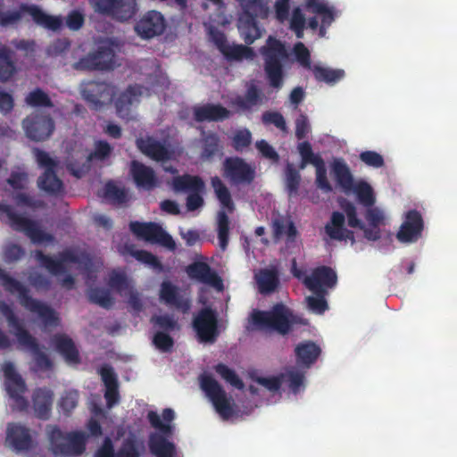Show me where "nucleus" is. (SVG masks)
Returning <instances> with one entry per match:
<instances>
[{
  "label": "nucleus",
  "instance_id": "f3484780",
  "mask_svg": "<svg viewBox=\"0 0 457 457\" xmlns=\"http://www.w3.org/2000/svg\"><path fill=\"white\" fill-rule=\"evenodd\" d=\"M424 220L421 213L413 209L404 214V219L396 233L399 242L411 244L417 242L422 236Z\"/></svg>",
  "mask_w": 457,
  "mask_h": 457
},
{
  "label": "nucleus",
  "instance_id": "bb28decb",
  "mask_svg": "<svg viewBox=\"0 0 457 457\" xmlns=\"http://www.w3.org/2000/svg\"><path fill=\"white\" fill-rule=\"evenodd\" d=\"M6 443L16 452L30 450L33 446L30 429L20 423L8 424Z\"/></svg>",
  "mask_w": 457,
  "mask_h": 457
},
{
  "label": "nucleus",
  "instance_id": "e2e57ef3",
  "mask_svg": "<svg viewBox=\"0 0 457 457\" xmlns=\"http://www.w3.org/2000/svg\"><path fill=\"white\" fill-rule=\"evenodd\" d=\"M153 344L154 346L162 353H169L174 345V340L170 336V333L164 331H155L153 337Z\"/></svg>",
  "mask_w": 457,
  "mask_h": 457
},
{
  "label": "nucleus",
  "instance_id": "c85d7f7f",
  "mask_svg": "<svg viewBox=\"0 0 457 457\" xmlns=\"http://www.w3.org/2000/svg\"><path fill=\"white\" fill-rule=\"evenodd\" d=\"M196 122L223 121L230 117V111L220 104H205L193 108Z\"/></svg>",
  "mask_w": 457,
  "mask_h": 457
},
{
  "label": "nucleus",
  "instance_id": "f704fd0d",
  "mask_svg": "<svg viewBox=\"0 0 457 457\" xmlns=\"http://www.w3.org/2000/svg\"><path fill=\"white\" fill-rule=\"evenodd\" d=\"M54 393L46 387L37 388L32 395L35 416L40 420L49 419L53 405Z\"/></svg>",
  "mask_w": 457,
  "mask_h": 457
},
{
  "label": "nucleus",
  "instance_id": "393cba45",
  "mask_svg": "<svg viewBox=\"0 0 457 457\" xmlns=\"http://www.w3.org/2000/svg\"><path fill=\"white\" fill-rule=\"evenodd\" d=\"M136 146L144 155L155 162L169 161L173 155V152L164 143L152 136L137 137Z\"/></svg>",
  "mask_w": 457,
  "mask_h": 457
},
{
  "label": "nucleus",
  "instance_id": "6e6552de",
  "mask_svg": "<svg viewBox=\"0 0 457 457\" xmlns=\"http://www.w3.org/2000/svg\"><path fill=\"white\" fill-rule=\"evenodd\" d=\"M0 213H4L7 216L12 229L23 232L33 243L53 240L52 235L43 231L34 220L17 213L11 205L0 204Z\"/></svg>",
  "mask_w": 457,
  "mask_h": 457
},
{
  "label": "nucleus",
  "instance_id": "774afa93",
  "mask_svg": "<svg viewBox=\"0 0 457 457\" xmlns=\"http://www.w3.org/2000/svg\"><path fill=\"white\" fill-rule=\"evenodd\" d=\"M285 375L284 381L288 383L289 388L294 392L297 393L299 388L303 384L304 376L302 372L295 370L292 368L291 370H287L286 373H283Z\"/></svg>",
  "mask_w": 457,
  "mask_h": 457
},
{
  "label": "nucleus",
  "instance_id": "052dcab7",
  "mask_svg": "<svg viewBox=\"0 0 457 457\" xmlns=\"http://www.w3.org/2000/svg\"><path fill=\"white\" fill-rule=\"evenodd\" d=\"M316 168V179L315 183L317 187L325 193H330L333 191V187L329 183L327 177V169L325 166L324 160L313 165Z\"/></svg>",
  "mask_w": 457,
  "mask_h": 457
},
{
  "label": "nucleus",
  "instance_id": "7c9ffc66",
  "mask_svg": "<svg viewBox=\"0 0 457 457\" xmlns=\"http://www.w3.org/2000/svg\"><path fill=\"white\" fill-rule=\"evenodd\" d=\"M160 298L167 305L174 306L182 313H187L191 307L190 300L184 298L179 292V288L170 281L161 284Z\"/></svg>",
  "mask_w": 457,
  "mask_h": 457
},
{
  "label": "nucleus",
  "instance_id": "49530a36",
  "mask_svg": "<svg viewBox=\"0 0 457 457\" xmlns=\"http://www.w3.org/2000/svg\"><path fill=\"white\" fill-rule=\"evenodd\" d=\"M212 187L215 192L216 197L220 201L222 207L228 209V212H233L235 205L231 197V194L223 183V181L217 176L212 178Z\"/></svg>",
  "mask_w": 457,
  "mask_h": 457
},
{
  "label": "nucleus",
  "instance_id": "c9c22d12",
  "mask_svg": "<svg viewBox=\"0 0 457 457\" xmlns=\"http://www.w3.org/2000/svg\"><path fill=\"white\" fill-rule=\"evenodd\" d=\"M22 8L32 17L35 23L48 30L59 31L63 26V19L61 16L47 14L37 5H23Z\"/></svg>",
  "mask_w": 457,
  "mask_h": 457
},
{
  "label": "nucleus",
  "instance_id": "4d7b16f0",
  "mask_svg": "<svg viewBox=\"0 0 457 457\" xmlns=\"http://www.w3.org/2000/svg\"><path fill=\"white\" fill-rule=\"evenodd\" d=\"M297 149L302 157L301 169H303L308 163L315 165L323 160L320 155L312 152V145L308 141L300 143Z\"/></svg>",
  "mask_w": 457,
  "mask_h": 457
},
{
  "label": "nucleus",
  "instance_id": "aec40b11",
  "mask_svg": "<svg viewBox=\"0 0 457 457\" xmlns=\"http://www.w3.org/2000/svg\"><path fill=\"white\" fill-rule=\"evenodd\" d=\"M0 312L5 317L8 326L13 329L19 344L27 348H37V339L24 328L22 321L16 316L12 308L0 300Z\"/></svg>",
  "mask_w": 457,
  "mask_h": 457
},
{
  "label": "nucleus",
  "instance_id": "473e14b6",
  "mask_svg": "<svg viewBox=\"0 0 457 457\" xmlns=\"http://www.w3.org/2000/svg\"><path fill=\"white\" fill-rule=\"evenodd\" d=\"M263 101V94L254 82L246 85L244 96H237L232 101V105L240 112H251L253 108Z\"/></svg>",
  "mask_w": 457,
  "mask_h": 457
},
{
  "label": "nucleus",
  "instance_id": "a19ab883",
  "mask_svg": "<svg viewBox=\"0 0 457 457\" xmlns=\"http://www.w3.org/2000/svg\"><path fill=\"white\" fill-rule=\"evenodd\" d=\"M256 280L260 293L265 295L274 292L279 285L278 273L275 269L262 270Z\"/></svg>",
  "mask_w": 457,
  "mask_h": 457
},
{
  "label": "nucleus",
  "instance_id": "ea45409f",
  "mask_svg": "<svg viewBox=\"0 0 457 457\" xmlns=\"http://www.w3.org/2000/svg\"><path fill=\"white\" fill-rule=\"evenodd\" d=\"M13 54L11 48L0 44V82L9 81L17 71Z\"/></svg>",
  "mask_w": 457,
  "mask_h": 457
},
{
  "label": "nucleus",
  "instance_id": "de8ad7c7",
  "mask_svg": "<svg viewBox=\"0 0 457 457\" xmlns=\"http://www.w3.org/2000/svg\"><path fill=\"white\" fill-rule=\"evenodd\" d=\"M315 79L319 82L335 84L345 76V71L340 69H330L320 65H314L312 69Z\"/></svg>",
  "mask_w": 457,
  "mask_h": 457
},
{
  "label": "nucleus",
  "instance_id": "1a4fd4ad",
  "mask_svg": "<svg viewBox=\"0 0 457 457\" xmlns=\"http://www.w3.org/2000/svg\"><path fill=\"white\" fill-rule=\"evenodd\" d=\"M173 189L177 192H188L187 197V209L194 212L204 204L202 194L205 190V184L202 178L189 174H184L173 178Z\"/></svg>",
  "mask_w": 457,
  "mask_h": 457
},
{
  "label": "nucleus",
  "instance_id": "f257e3e1",
  "mask_svg": "<svg viewBox=\"0 0 457 457\" xmlns=\"http://www.w3.org/2000/svg\"><path fill=\"white\" fill-rule=\"evenodd\" d=\"M259 52L263 60V71L270 87L279 90L284 85L285 68L290 61L288 49L281 40L269 36Z\"/></svg>",
  "mask_w": 457,
  "mask_h": 457
},
{
  "label": "nucleus",
  "instance_id": "39448f33",
  "mask_svg": "<svg viewBox=\"0 0 457 457\" xmlns=\"http://www.w3.org/2000/svg\"><path fill=\"white\" fill-rule=\"evenodd\" d=\"M253 323L260 328H268L285 336L292 330L295 322L291 311L283 303H276L270 311H253Z\"/></svg>",
  "mask_w": 457,
  "mask_h": 457
},
{
  "label": "nucleus",
  "instance_id": "79ce46f5",
  "mask_svg": "<svg viewBox=\"0 0 457 457\" xmlns=\"http://www.w3.org/2000/svg\"><path fill=\"white\" fill-rule=\"evenodd\" d=\"M38 187L49 195H57L63 189L62 180L57 177L55 170L44 171L37 179Z\"/></svg>",
  "mask_w": 457,
  "mask_h": 457
},
{
  "label": "nucleus",
  "instance_id": "423d86ee",
  "mask_svg": "<svg viewBox=\"0 0 457 457\" xmlns=\"http://www.w3.org/2000/svg\"><path fill=\"white\" fill-rule=\"evenodd\" d=\"M151 426L159 430V433H152L149 436L148 446L154 457H177V448L173 442L168 437L173 434V426L163 424L161 417L155 411H149L147 414Z\"/></svg>",
  "mask_w": 457,
  "mask_h": 457
},
{
  "label": "nucleus",
  "instance_id": "7ed1b4c3",
  "mask_svg": "<svg viewBox=\"0 0 457 457\" xmlns=\"http://www.w3.org/2000/svg\"><path fill=\"white\" fill-rule=\"evenodd\" d=\"M331 173L338 187L346 194L353 192L360 204L371 207L376 203L372 187L364 180L354 182L350 168L344 159L336 158L331 163Z\"/></svg>",
  "mask_w": 457,
  "mask_h": 457
},
{
  "label": "nucleus",
  "instance_id": "f8f14e48",
  "mask_svg": "<svg viewBox=\"0 0 457 457\" xmlns=\"http://www.w3.org/2000/svg\"><path fill=\"white\" fill-rule=\"evenodd\" d=\"M96 12L118 21L132 19L138 11L137 0H93Z\"/></svg>",
  "mask_w": 457,
  "mask_h": 457
},
{
  "label": "nucleus",
  "instance_id": "c03bdc74",
  "mask_svg": "<svg viewBox=\"0 0 457 457\" xmlns=\"http://www.w3.org/2000/svg\"><path fill=\"white\" fill-rule=\"evenodd\" d=\"M104 197L111 204L116 205L124 204L129 201L126 188L120 187L112 180L104 185Z\"/></svg>",
  "mask_w": 457,
  "mask_h": 457
},
{
  "label": "nucleus",
  "instance_id": "864d4df0",
  "mask_svg": "<svg viewBox=\"0 0 457 457\" xmlns=\"http://www.w3.org/2000/svg\"><path fill=\"white\" fill-rule=\"evenodd\" d=\"M108 287L119 294H122L129 287V282L125 272L118 270H112L109 272Z\"/></svg>",
  "mask_w": 457,
  "mask_h": 457
},
{
  "label": "nucleus",
  "instance_id": "72a5a7b5",
  "mask_svg": "<svg viewBox=\"0 0 457 457\" xmlns=\"http://www.w3.org/2000/svg\"><path fill=\"white\" fill-rule=\"evenodd\" d=\"M116 54L111 46H99L93 54H87V69H112L116 63Z\"/></svg>",
  "mask_w": 457,
  "mask_h": 457
},
{
  "label": "nucleus",
  "instance_id": "0eeeda50",
  "mask_svg": "<svg viewBox=\"0 0 457 457\" xmlns=\"http://www.w3.org/2000/svg\"><path fill=\"white\" fill-rule=\"evenodd\" d=\"M242 7L238 18V29L245 44L252 45L262 37L257 16L263 9L262 0H237Z\"/></svg>",
  "mask_w": 457,
  "mask_h": 457
},
{
  "label": "nucleus",
  "instance_id": "4468645a",
  "mask_svg": "<svg viewBox=\"0 0 457 457\" xmlns=\"http://www.w3.org/2000/svg\"><path fill=\"white\" fill-rule=\"evenodd\" d=\"M192 326L200 342L214 343L219 336L217 313L211 307L202 308L194 316Z\"/></svg>",
  "mask_w": 457,
  "mask_h": 457
},
{
  "label": "nucleus",
  "instance_id": "338daca9",
  "mask_svg": "<svg viewBox=\"0 0 457 457\" xmlns=\"http://www.w3.org/2000/svg\"><path fill=\"white\" fill-rule=\"evenodd\" d=\"M78 400L77 391L65 392L58 403L59 408L64 414L68 415L77 406Z\"/></svg>",
  "mask_w": 457,
  "mask_h": 457
},
{
  "label": "nucleus",
  "instance_id": "0e129e2a",
  "mask_svg": "<svg viewBox=\"0 0 457 457\" xmlns=\"http://www.w3.org/2000/svg\"><path fill=\"white\" fill-rule=\"evenodd\" d=\"M33 154L38 166L45 169V171L56 170L58 162L53 159L48 153L38 148H34Z\"/></svg>",
  "mask_w": 457,
  "mask_h": 457
},
{
  "label": "nucleus",
  "instance_id": "3c124183",
  "mask_svg": "<svg viewBox=\"0 0 457 457\" xmlns=\"http://www.w3.org/2000/svg\"><path fill=\"white\" fill-rule=\"evenodd\" d=\"M25 102L31 107L52 108L54 106V104L49 96L39 87L30 91L26 96Z\"/></svg>",
  "mask_w": 457,
  "mask_h": 457
},
{
  "label": "nucleus",
  "instance_id": "cd10ccee",
  "mask_svg": "<svg viewBox=\"0 0 457 457\" xmlns=\"http://www.w3.org/2000/svg\"><path fill=\"white\" fill-rule=\"evenodd\" d=\"M130 174L137 187L145 190H153L158 186V179L154 169L138 162L132 161L130 163Z\"/></svg>",
  "mask_w": 457,
  "mask_h": 457
},
{
  "label": "nucleus",
  "instance_id": "e433bc0d",
  "mask_svg": "<svg viewBox=\"0 0 457 457\" xmlns=\"http://www.w3.org/2000/svg\"><path fill=\"white\" fill-rule=\"evenodd\" d=\"M345 218L340 212H333L331 214L330 221L325 226L326 234L334 240H346L349 239L354 242V234L352 230L345 228Z\"/></svg>",
  "mask_w": 457,
  "mask_h": 457
},
{
  "label": "nucleus",
  "instance_id": "c756f323",
  "mask_svg": "<svg viewBox=\"0 0 457 457\" xmlns=\"http://www.w3.org/2000/svg\"><path fill=\"white\" fill-rule=\"evenodd\" d=\"M145 88L138 84L129 85L115 100V108L119 117L128 118L131 105L139 101Z\"/></svg>",
  "mask_w": 457,
  "mask_h": 457
},
{
  "label": "nucleus",
  "instance_id": "2f4dec72",
  "mask_svg": "<svg viewBox=\"0 0 457 457\" xmlns=\"http://www.w3.org/2000/svg\"><path fill=\"white\" fill-rule=\"evenodd\" d=\"M54 350L63 357L68 363H79V353L73 340L66 334L57 333L51 338Z\"/></svg>",
  "mask_w": 457,
  "mask_h": 457
},
{
  "label": "nucleus",
  "instance_id": "20e7f679",
  "mask_svg": "<svg viewBox=\"0 0 457 457\" xmlns=\"http://www.w3.org/2000/svg\"><path fill=\"white\" fill-rule=\"evenodd\" d=\"M49 451L56 457H71L86 450V432H64L56 425L46 428Z\"/></svg>",
  "mask_w": 457,
  "mask_h": 457
},
{
  "label": "nucleus",
  "instance_id": "bf43d9fd",
  "mask_svg": "<svg viewBox=\"0 0 457 457\" xmlns=\"http://www.w3.org/2000/svg\"><path fill=\"white\" fill-rule=\"evenodd\" d=\"M262 121L264 125H274L282 132H287V126L284 116L277 111H266L262 115Z\"/></svg>",
  "mask_w": 457,
  "mask_h": 457
},
{
  "label": "nucleus",
  "instance_id": "9d476101",
  "mask_svg": "<svg viewBox=\"0 0 457 457\" xmlns=\"http://www.w3.org/2000/svg\"><path fill=\"white\" fill-rule=\"evenodd\" d=\"M26 137L34 142L47 140L55 129V123L50 114L35 111L22 120Z\"/></svg>",
  "mask_w": 457,
  "mask_h": 457
},
{
  "label": "nucleus",
  "instance_id": "412c9836",
  "mask_svg": "<svg viewBox=\"0 0 457 457\" xmlns=\"http://www.w3.org/2000/svg\"><path fill=\"white\" fill-rule=\"evenodd\" d=\"M95 457H140V452L134 438L124 439L120 448L115 451L112 438L106 436L96 450Z\"/></svg>",
  "mask_w": 457,
  "mask_h": 457
},
{
  "label": "nucleus",
  "instance_id": "5701e85b",
  "mask_svg": "<svg viewBox=\"0 0 457 457\" xmlns=\"http://www.w3.org/2000/svg\"><path fill=\"white\" fill-rule=\"evenodd\" d=\"M337 282V273L328 266L314 269L312 274L303 280L305 287L312 292L327 293V288H332Z\"/></svg>",
  "mask_w": 457,
  "mask_h": 457
},
{
  "label": "nucleus",
  "instance_id": "b1692460",
  "mask_svg": "<svg viewBox=\"0 0 457 457\" xmlns=\"http://www.w3.org/2000/svg\"><path fill=\"white\" fill-rule=\"evenodd\" d=\"M116 95L114 86L106 82H87V104L95 110H100L112 103Z\"/></svg>",
  "mask_w": 457,
  "mask_h": 457
},
{
  "label": "nucleus",
  "instance_id": "6ab92c4d",
  "mask_svg": "<svg viewBox=\"0 0 457 457\" xmlns=\"http://www.w3.org/2000/svg\"><path fill=\"white\" fill-rule=\"evenodd\" d=\"M187 276L199 283L213 287L218 291L223 290V280L220 276L207 262L195 261L186 267Z\"/></svg>",
  "mask_w": 457,
  "mask_h": 457
},
{
  "label": "nucleus",
  "instance_id": "5fc2aeb1",
  "mask_svg": "<svg viewBox=\"0 0 457 457\" xmlns=\"http://www.w3.org/2000/svg\"><path fill=\"white\" fill-rule=\"evenodd\" d=\"M252 133L248 129H240L235 131L231 145L237 152H243L252 144Z\"/></svg>",
  "mask_w": 457,
  "mask_h": 457
},
{
  "label": "nucleus",
  "instance_id": "4be33fe9",
  "mask_svg": "<svg viewBox=\"0 0 457 457\" xmlns=\"http://www.w3.org/2000/svg\"><path fill=\"white\" fill-rule=\"evenodd\" d=\"M166 27L163 15L155 10L148 11L135 25L137 33L145 39L153 38L163 33Z\"/></svg>",
  "mask_w": 457,
  "mask_h": 457
},
{
  "label": "nucleus",
  "instance_id": "58836bf2",
  "mask_svg": "<svg viewBox=\"0 0 457 457\" xmlns=\"http://www.w3.org/2000/svg\"><path fill=\"white\" fill-rule=\"evenodd\" d=\"M320 353V347L311 340L303 341L295 348L296 362L307 368L317 361Z\"/></svg>",
  "mask_w": 457,
  "mask_h": 457
},
{
  "label": "nucleus",
  "instance_id": "13d9d810",
  "mask_svg": "<svg viewBox=\"0 0 457 457\" xmlns=\"http://www.w3.org/2000/svg\"><path fill=\"white\" fill-rule=\"evenodd\" d=\"M112 152L111 145L104 140H98L95 143L94 151L87 154V162L93 160L104 161L110 157Z\"/></svg>",
  "mask_w": 457,
  "mask_h": 457
},
{
  "label": "nucleus",
  "instance_id": "ddd939ff",
  "mask_svg": "<svg viewBox=\"0 0 457 457\" xmlns=\"http://www.w3.org/2000/svg\"><path fill=\"white\" fill-rule=\"evenodd\" d=\"M5 381V389L13 401L12 410L19 411H26L29 407V402L22 395L26 391V384L20 374L17 373L12 362H6L3 368Z\"/></svg>",
  "mask_w": 457,
  "mask_h": 457
},
{
  "label": "nucleus",
  "instance_id": "09e8293b",
  "mask_svg": "<svg viewBox=\"0 0 457 457\" xmlns=\"http://www.w3.org/2000/svg\"><path fill=\"white\" fill-rule=\"evenodd\" d=\"M229 218L224 210L217 213V232L220 247L224 251L229 241Z\"/></svg>",
  "mask_w": 457,
  "mask_h": 457
},
{
  "label": "nucleus",
  "instance_id": "603ef678",
  "mask_svg": "<svg viewBox=\"0 0 457 457\" xmlns=\"http://www.w3.org/2000/svg\"><path fill=\"white\" fill-rule=\"evenodd\" d=\"M214 370L228 383L237 389L242 390L245 387L243 380L238 377L234 370L228 368L224 363H218L214 366Z\"/></svg>",
  "mask_w": 457,
  "mask_h": 457
},
{
  "label": "nucleus",
  "instance_id": "a878e982",
  "mask_svg": "<svg viewBox=\"0 0 457 457\" xmlns=\"http://www.w3.org/2000/svg\"><path fill=\"white\" fill-rule=\"evenodd\" d=\"M98 373L104 386V397L106 408L112 410L120 402L119 381L113 368L109 364H104L98 370Z\"/></svg>",
  "mask_w": 457,
  "mask_h": 457
},
{
  "label": "nucleus",
  "instance_id": "69168bd1",
  "mask_svg": "<svg viewBox=\"0 0 457 457\" xmlns=\"http://www.w3.org/2000/svg\"><path fill=\"white\" fill-rule=\"evenodd\" d=\"M315 296H308L306 298L308 307L313 312L322 314L328 308V303L325 299L327 293L312 292Z\"/></svg>",
  "mask_w": 457,
  "mask_h": 457
},
{
  "label": "nucleus",
  "instance_id": "f03ea898",
  "mask_svg": "<svg viewBox=\"0 0 457 457\" xmlns=\"http://www.w3.org/2000/svg\"><path fill=\"white\" fill-rule=\"evenodd\" d=\"M0 280L4 290L12 295L17 294L20 303L32 313L37 314L44 327H57L59 317L55 311L47 304L33 298L29 290L19 280L11 277L4 270L0 269Z\"/></svg>",
  "mask_w": 457,
  "mask_h": 457
},
{
  "label": "nucleus",
  "instance_id": "6e6d98bb",
  "mask_svg": "<svg viewBox=\"0 0 457 457\" xmlns=\"http://www.w3.org/2000/svg\"><path fill=\"white\" fill-rule=\"evenodd\" d=\"M300 182L301 175L299 171L292 164L288 163L286 169V187L289 196L298 194Z\"/></svg>",
  "mask_w": 457,
  "mask_h": 457
},
{
  "label": "nucleus",
  "instance_id": "680f3d73",
  "mask_svg": "<svg viewBox=\"0 0 457 457\" xmlns=\"http://www.w3.org/2000/svg\"><path fill=\"white\" fill-rule=\"evenodd\" d=\"M305 22V16L302 10L299 7L295 8L290 20V29L295 32L297 38L303 37Z\"/></svg>",
  "mask_w": 457,
  "mask_h": 457
},
{
  "label": "nucleus",
  "instance_id": "9b49d317",
  "mask_svg": "<svg viewBox=\"0 0 457 457\" xmlns=\"http://www.w3.org/2000/svg\"><path fill=\"white\" fill-rule=\"evenodd\" d=\"M199 380L201 389L210 399L215 411L222 419H229L233 415V408L222 386L208 374H202Z\"/></svg>",
  "mask_w": 457,
  "mask_h": 457
},
{
  "label": "nucleus",
  "instance_id": "4c0bfd02",
  "mask_svg": "<svg viewBox=\"0 0 457 457\" xmlns=\"http://www.w3.org/2000/svg\"><path fill=\"white\" fill-rule=\"evenodd\" d=\"M200 143L202 147L200 157L203 161H210L214 156L222 153L223 147L220 138L216 132L203 130Z\"/></svg>",
  "mask_w": 457,
  "mask_h": 457
},
{
  "label": "nucleus",
  "instance_id": "2eb2a0df",
  "mask_svg": "<svg viewBox=\"0 0 457 457\" xmlns=\"http://www.w3.org/2000/svg\"><path fill=\"white\" fill-rule=\"evenodd\" d=\"M223 174L233 185H250L254 181L256 171L245 159L234 156L224 160Z\"/></svg>",
  "mask_w": 457,
  "mask_h": 457
},
{
  "label": "nucleus",
  "instance_id": "37998d69",
  "mask_svg": "<svg viewBox=\"0 0 457 457\" xmlns=\"http://www.w3.org/2000/svg\"><path fill=\"white\" fill-rule=\"evenodd\" d=\"M150 323L155 331H164L170 333L180 329L178 320L169 313L154 314L150 318Z\"/></svg>",
  "mask_w": 457,
  "mask_h": 457
},
{
  "label": "nucleus",
  "instance_id": "a18cd8bd",
  "mask_svg": "<svg viewBox=\"0 0 457 457\" xmlns=\"http://www.w3.org/2000/svg\"><path fill=\"white\" fill-rule=\"evenodd\" d=\"M222 54L228 62H240L244 59L253 60L255 57L253 49L244 45H229L223 51Z\"/></svg>",
  "mask_w": 457,
  "mask_h": 457
},
{
  "label": "nucleus",
  "instance_id": "dca6fc26",
  "mask_svg": "<svg viewBox=\"0 0 457 457\" xmlns=\"http://www.w3.org/2000/svg\"><path fill=\"white\" fill-rule=\"evenodd\" d=\"M129 228L137 237L147 242L159 244L170 250H174L176 247L172 237L155 222L132 221Z\"/></svg>",
  "mask_w": 457,
  "mask_h": 457
},
{
  "label": "nucleus",
  "instance_id": "8fccbe9b",
  "mask_svg": "<svg viewBox=\"0 0 457 457\" xmlns=\"http://www.w3.org/2000/svg\"><path fill=\"white\" fill-rule=\"evenodd\" d=\"M88 299L90 302L107 310L112 308L115 303L110 290L102 287L93 289L88 295Z\"/></svg>",
  "mask_w": 457,
  "mask_h": 457
},
{
  "label": "nucleus",
  "instance_id": "a211bd4d",
  "mask_svg": "<svg viewBox=\"0 0 457 457\" xmlns=\"http://www.w3.org/2000/svg\"><path fill=\"white\" fill-rule=\"evenodd\" d=\"M35 257L40 265L54 276L66 274L67 265L78 262V256L71 250L60 252L57 258L45 254L42 251H37Z\"/></svg>",
  "mask_w": 457,
  "mask_h": 457
}]
</instances>
